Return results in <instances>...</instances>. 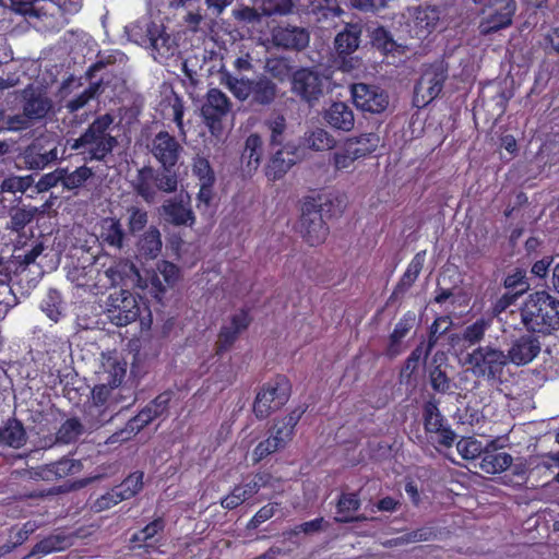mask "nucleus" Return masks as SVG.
Here are the masks:
<instances>
[{
    "label": "nucleus",
    "mask_w": 559,
    "mask_h": 559,
    "mask_svg": "<svg viewBox=\"0 0 559 559\" xmlns=\"http://www.w3.org/2000/svg\"><path fill=\"white\" fill-rule=\"evenodd\" d=\"M304 144L314 151H326L335 146V139L326 130L317 128L305 134Z\"/></svg>",
    "instance_id": "obj_37"
},
{
    "label": "nucleus",
    "mask_w": 559,
    "mask_h": 559,
    "mask_svg": "<svg viewBox=\"0 0 559 559\" xmlns=\"http://www.w3.org/2000/svg\"><path fill=\"white\" fill-rule=\"evenodd\" d=\"M83 468V464L80 460L72 457H62L61 460L50 463L46 466V476H53L55 478H63L70 475L80 473Z\"/></svg>",
    "instance_id": "obj_35"
},
{
    "label": "nucleus",
    "mask_w": 559,
    "mask_h": 559,
    "mask_svg": "<svg viewBox=\"0 0 559 559\" xmlns=\"http://www.w3.org/2000/svg\"><path fill=\"white\" fill-rule=\"evenodd\" d=\"M112 122L110 114L102 115L74 141L72 148L82 155L85 163L102 162L112 152L117 144L116 138L108 133Z\"/></svg>",
    "instance_id": "obj_3"
},
{
    "label": "nucleus",
    "mask_w": 559,
    "mask_h": 559,
    "mask_svg": "<svg viewBox=\"0 0 559 559\" xmlns=\"http://www.w3.org/2000/svg\"><path fill=\"white\" fill-rule=\"evenodd\" d=\"M361 507L358 492H342L336 502L337 518H344L357 512Z\"/></svg>",
    "instance_id": "obj_45"
},
{
    "label": "nucleus",
    "mask_w": 559,
    "mask_h": 559,
    "mask_svg": "<svg viewBox=\"0 0 559 559\" xmlns=\"http://www.w3.org/2000/svg\"><path fill=\"white\" fill-rule=\"evenodd\" d=\"M221 80L236 99L247 103L255 110L270 107L280 96L277 83L265 73L248 78L222 71Z\"/></svg>",
    "instance_id": "obj_1"
},
{
    "label": "nucleus",
    "mask_w": 559,
    "mask_h": 559,
    "mask_svg": "<svg viewBox=\"0 0 559 559\" xmlns=\"http://www.w3.org/2000/svg\"><path fill=\"white\" fill-rule=\"evenodd\" d=\"M139 252L145 259L156 258L162 250L160 233L156 227H151L143 234L138 243Z\"/></svg>",
    "instance_id": "obj_36"
},
{
    "label": "nucleus",
    "mask_w": 559,
    "mask_h": 559,
    "mask_svg": "<svg viewBox=\"0 0 559 559\" xmlns=\"http://www.w3.org/2000/svg\"><path fill=\"white\" fill-rule=\"evenodd\" d=\"M352 151H354L353 143H347L346 141L343 147L332 154L330 162L336 170L348 169L355 160L359 159Z\"/></svg>",
    "instance_id": "obj_48"
},
{
    "label": "nucleus",
    "mask_w": 559,
    "mask_h": 559,
    "mask_svg": "<svg viewBox=\"0 0 559 559\" xmlns=\"http://www.w3.org/2000/svg\"><path fill=\"white\" fill-rule=\"evenodd\" d=\"M127 374V364L112 361L104 372V382L96 384L92 390L93 406L99 414L106 411L115 412L119 406L123 408L134 402L133 390L123 384Z\"/></svg>",
    "instance_id": "obj_2"
},
{
    "label": "nucleus",
    "mask_w": 559,
    "mask_h": 559,
    "mask_svg": "<svg viewBox=\"0 0 559 559\" xmlns=\"http://www.w3.org/2000/svg\"><path fill=\"white\" fill-rule=\"evenodd\" d=\"M264 126L270 132V144L272 146H282L287 129L285 117L281 114L272 115L265 120Z\"/></svg>",
    "instance_id": "obj_43"
},
{
    "label": "nucleus",
    "mask_w": 559,
    "mask_h": 559,
    "mask_svg": "<svg viewBox=\"0 0 559 559\" xmlns=\"http://www.w3.org/2000/svg\"><path fill=\"white\" fill-rule=\"evenodd\" d=\"M447 79L445 70L441 64H432L427 68L415 84V97H421L424 105H428L442 92Z\"/></svg>",
    "instance_id": "obj_18"
},
{
    "label": "nucleus",
    "mask_w": 559,
    "mask_h": 559,
    "mask_svg": "<svg viewBox=\"0 0 559 559\" xmlns=\"http://www.w3.org/2000/svg\"><path fill=\"white\" fill-rule=\"evenodd\" d=\"M264 69L266 75L278 83L290 82L295 72L292 61L285 57L267 58Z\"/></svg>",
    "instance_id": "obj_32"
},
{
    "label": "nucleus",
    "mask_w": 559,
    "mask_h": 559,
    "mask_svg": "<svg viewBox=\"0 0 559 559\" xmlns=\"http://www.w3.org/2000/svg\"><path fill=\"white\" fill-rule=\"evenodd\" d=\"M453 322L450 316L436 318L430 326L429 347H433L441 337H445L449 343L454 341V333L451 331Z\"/></svg>",
    "instance_id": "obj_39"
},
{
    "label": "nucleus",
    "mask_w": 559,
    "mask_h": 559,
    "mask_svg": "<svg viewBox=\"0 0 559 559\" xmlns=\"http://www.w3.org/2000/svg\"><path fill=\"white\" fill-rule=\"evenodd\" d=\"M13 10L28 16H40V10L36 7L39 0H10Z\"/></svg>",
    "instance_id": "obj_62"
},
{
    "label": "nucleus",
    "mask_w": 559,
    "mask_h": 559,
    "mask_svg": "<svg viewBox=\"0 0 559 559\" xmlns=\"http://www.w3.org/2000/svg\"><path fill=\"white\" fill-rule=\"evenodd\" d=\"M521 319L527 330L550 334L559 329V300L544 290L531 294L521 309Z\"/></svg>",
    "instance_id": "obj_4"
},
{
    "label": "nucleus",
    "mask_w": 559,
    "mask_h": 559,
    "mask_svg": "<svg viewBox=\"0 0 559 559\" xmlns=\"http://www.w3.org/2000/svg\"><path fill=\"white\" fill-rule=\"evenodd\" d=\"M177 187V174H169L152 166L140 168L133 182L135 193L146 203H154L158 192L171 193Z\"/></svg>",
    "instance_id": "obj_7"
},
{
    "label": "nucleus",
    "mask_w": 559,
    "mask_h": 559,
    "mask_svg": "<svg viewBox=\"0 0 559 559\" xmlns=\"http://www.w3.org/2000/svg\"><path fill=\"white\" fill-rule=\"evenodd\" d=\"M51 100L39 93L32 92L24 98L23 115L11 117L8 121L9 129L21 130L28 127L29 122L44 119L51 109Z\"/></svg>",
    "instance_id": "obj_17"
},
{
    "label": "nucleus",
    "mask_w": 559,
    "mask_h": 559,
    "mask_svg": "<svg viewBox=\"0 0 559 559\" xmlns=\"http://www.w3.org/2000/svg\"><path fill=\"white\" fill-rule=\"evenodd\" d=\"M426 251L417 252L411 262L408 263L404 274L401 276L400 281L395 285L392 294L388 299V304L393 302L397 298L405 295V293L414 285L416 280L418 278L425 263Z\"/></svg>",
    "instance_id": "obj_25"
},
{
    "label": "nucleus",
    "mask_w": 559,
    "mask_h": 559,
    "mask_svg": "<svg viewBox=\"0 0 559 559\" xmlns=\"http://www.w3.org/2000/svg\"><path fill=\"white\" fill-rule=\"evenodd\" d=\"M305 412L306 407H296L282 419L275 420L269 430L270 436L273 437L281 447L285 448L293 439L295 427Z\"/></svg>",
    "instance_id": "obj_26"
},
{
    "label": "nucleus",
    "mask_w": 559,
    "mask_h": 559,
    "mask_svg": "<svg viewBox=\"0 0 559 559\" xmlns=\"http://www.w3.org/2000/svg\"><path fill=\"white\" fill-rule=\"evenodd\" d=\"M325 520L322 516L316 518L311 521L304 522L294 526L290 531L286 532L287 537L297 536L301 533L306 535L319 533L324 530Z\"/></svg>",
    "instance_id": "obj_54"
},
{
    "label": "nucleus",
    "mask_w": 559,
    "mask_h": 559,
    "mask_svg": "<svg viewBox=\"0 0 559 559\" xmlns=\"http://www.w3.org/2000/svg\"><path fill=\"white\" fill-rule=\"evenodd\" d=\"M456 451L460 453L462 459L466 461H474L479 455H484L485 448L481 442L474 438H463L456 442Z\"/></svg>",
    "instance_id": "obj_49"
},
{
    "label": "nucleus",
    "mask_w": 559,
    "mask_h": 559,
    "mask_svg": "<svg viewBox=\"0 0 559 559\" xmlns=\"http://www.w3.org/2000/svg\"><path fill=\"white\" fill-rule=\"evenodd\" d=\"M165 527L166 522L163 516L154 519L132 535L130 542L133 544V548H143L147 554L156 550L163 538Z\"/></svg>",
    "instance_id": "obj_23"
},
{
    "label": "nucleus",
    "mask_w": 559,
    "mask_h": 559,
    "mask_svg": "<svg viewBox=\"0 0 559 559\" xmlns=\"http://www.w3.org/2000/svg\"><path fill=\"white\" fill-rule=\"evenodd\" d=\"M231 102L229 97L219 88H210L201 106V116L204 124L211 134L219 138L223 134V121L231 110Z\"/></svg>",
    "instance_id": "obj_8"
},
{
    "label": "nucleus",
    "mask_w": 559,
    "mask_h": 559,
    "mask_svg": "<svg viewBox=\"0 0 559 559\" xmlns=\"http://www.w3.org/2000/svg\"><path fill=\"white\" fill-rule=\"evenodd\" d=\"M424 426L427 432L437 433L436 441L440 445L451 447L454 441V431L444 425V418L435 401H428L424 405Z\"/></svg>",
    "instance_id": "obj_19"
},
{
    "label": "nucleus",
    "mask_w": 559,
    "mask_h": 559,
    "mask_svg": "<svg viewBox=\"0 0 559 559\" xmlns=\"http://www.w3.org/2000/svg\"><path fill=\"white\" fill-rule=\"evenodd\" d=\"M93 175V169L86 165L80 166L73 171H69L68 168H62V187L67 190L81 188Z\"/></svg>",
    "instance_id": "obj_40"
},
{
    "label": "nucleus",
    "mask_w": 559,
    "mask_h": 559,
    "mask_svg": "<svg viewBox=\"0 0 559 559\" xmlns=\"http://www.w3.org/2000/svg\"><path fill=\"white\" fill-rule=\"evenodd\" d=\"M295 163V153L288 151L286 147H281L267 162L265 166V176L269 180H278L284 177Z\"/></svg>",
    "instance_id": "obj_29"
},
{
    "label": "nucleus",
    "mask_w": 559,
    "mask_h": 559,
    "mask_svg": "<svg viewBox=\"0 0 559 559\" xmlns=\"http://www.w3.org/2000/svg\"><path fill=\"white\" fill-rule=\"evenodd\" d=\"M123 495L117 489V487H112L108 491H106L104 495L98 497L91 506V509L94 512H103L106 510L111 509L112 507L117 506L121 501H123Z\"/></svg>",
    "instance_id": "obj_50"
},
{
    "label": "nucleus",
    "mask_w": 559,
    "mask_h": 559,
    "mask_svg": "<svg viewBox=\"0 0 559 559\" xmlns=\"http://www.w3.org/2000/svg\"><path fill=\"white\" fill-rule=\"evenodd\" d=\"M143 477V472L135 471L131 473L128 477H126L119 485L116 486L117 489H119V491L123 495L124 500L134 497L142 490Z\"/></svg>",
    "instance_id": "obj_46"
},
{
    "label": "nucleus",
    "mask_w": 559,
    "mask_h": 559,
    "mask_svg": "<svg viewBox=\"0 0 559 559\" xmlns=\"http://www.w3.org/2000/svg\"><path fill=\"white\" fill-rule=\"evenodd\" d=\"M542 343L539 338L532 334H524L516 337L508 350L509 362L516 366H524L532 362L540 353Z\"/></svg>",
    "instance_id": "obj_21"
},
{
    "label": "nucleus",
    "mask_w": 559,
    "mask_h": 559,
    "mask_svg": "<svg viewBox=\"0 0 559 559\" xmlns=\"http://www.w3.org/2000/svg\"><path fill=\"white\" fill-rule=\"evenodd\" d=\"M99 227V240L102 245L116 250L123 248L127 241V233L119 218L105 217L102 219Z\"/></svg>",
    "instance_id": "obj_27"
},
{
    "label": "nucleus",
    "mask_w": 559,
    "mask_h": 559,
    "mask_svg": "<svg viewBox=\"0 0 559 559\" xmlns=\"http://www.w3.org/2000/svg\"><path fill=\"white\" fill-rule=\"evenodd\" d=\"M107 318L117 326H126L138 319L142 329H150L152 324L150 307L142 297L124 289L110 295Z\"/></svg>",
    "instance_id": "obj_5"
},
{
    "label": "nucleus",
    "mask_w": 559,
    "mask_h": 559,
    "mask_svg": "<svg viewBox=\"0 0 559 559\" xmlns=\"http://www.w3.org/2000/svg\"><path fill=\"white\" fill-rule=\"evenodd\" d=\"M277 503H267L260 508L257 513L250 519L248 523V528H257L259 525L264 523L274 516L276 512Z\"/></svg>",
    "instance_id": "obj_59"
},
{
    "label": "nucleus",
    "mask_w": 559,
    "mask_h": 559,
    "mask_svg": "<svg viewBox=\"0 0 559 559\" xmlns=\"http://www.w3.org/2000/svg\"><path fill=\"white\" fill-rule=\"evenodd\" d=\"M467 362L475 374L495 379L502 373L509 359L502 350L485 346L468 354Z\"/></svg>",
    "instance_id": "obj_13"
},
{
    "label": "nucleus",
    "mask_w": 559,
    "mask_h": 559,
    "mask_svg": "<svg viewBox=\"0 0 559 559\" xmlns=\"http://www.w3.org/2000/svg\"><path fill=\"white\" fill-rule=\"evenodd\" d=\"M155 418H157L156 413L145 405L135 416L129 419V421L134 426L133 429L139 433L144 427L151 424Z\"/></svg>",
    "instance_id": "obj_60"
},
{
    "label": "nucleus",
    "mask_w": 559,
    "mask_h": 559,
    "mask_svg": "<svg viewBox=\"0 0 559 559\" xmlns=\"http://www.w3.org/2000/svg\"><path fill=\"white\" fill-rule=\"evenodd\" d=\"M262 153V138L257 133L250 134L245 142L241 159L247 160V167L249 169H257L260 165Z\"/></svg>",
    "instance_id": "obj_34"
},
{
    "label": "nucleus",
    "mask_w": 559,
    "mask_h": 559,
    "mask_svg": "<svg viewBox=\"0 0 559 559\" xmlns=\"http://www.w3.org/2000/svg\"><path fill=\"white\" fill-rule=\"evenodd\" d=\"M132 269V264H129L124 260L115 261L108 266L104 274L108 278L111 286L121 285L128 275V270Z\"/></svg>",
    "instance_id": "obj_52"
},
{
    "label": "nucleus",
    "mask_w": 559,
    "mask_h": 559,
    "mask_svg": "<svg viewBox=\"0 0 559 559\" xmlns=\"http://www.w3.org/2000/svg\"><path fill=\"white\" fill-rule=\"evenodd\" d=\"M128 230L131 235H135L142 231L148 222L147 212L144 209L138 206H131L128 209Z\"/></svg>",
    "instance_id": "obj_53"
},
{
    "label": "nucleus",
    "mask_w": 559,
    "mask_h": 559,
    "mask_svg": "<svg viewBox=\"0 0 559 559\" xmlns=\"http://www.w3.org/2000/svg\"><path fill=\"white\" fill-rule=\"evenodd\" d=\"M36 211V209L13 207L10 211V222L7 224V229L16 233L23 230L33 221Z\"/></svg>",
    "instance_id": "obj_44"
},
{
    "label": "nucleus",
    "mask_w": 559,
    "mask_h": 559,
    "mask_svg": "<svg viewBox=\"0 0 559 559\" xmlns=\"http://www.w3.org/2000/svg\"><path fill=\"white\" fill-rule=\"evenodd\" d=\"M162 209L165 219L175 226H192L195 222L191 207L181 201L169 200Z\"/></svg>",
    "instance_id": "obj_30"
},
{
    "label": "nucleus",
    "mask_w": 559,
    "mask_h": 559,
    "mask_svg": "<svg viewBox=\"0 0 559 559\" xmlns=\"http://www.w3.org/2000/svg\"><path fill=\"white\" fill-rule=\"evenodd\" d=\"M192 173L199 179L200 183L215 182L214 170L207 158L197 155L192 162Z\"/></svg>",
    "instance_id": "obj_51"
},
{
    "label": "nucleus",
    "mask_w": 559,
    "mask_h": 559,
    "mask_svg": "<svg viewBox=\"0 0 559 559\" xmlns=\"http://www.w3.org/2000/svg\"><path fill=\"white\" fill-rule=\"evenodd\" d=\"M362 34V26L359 23H347L334 38V48L338 58L342 59L344 69H352L350 61L346 57L354 53L359 45Z\"/></svg>",
    "instance_id": "obj_20"
},
{
    "label": "nucleus",
    "mask_w": 559,
    "mask_h": 559,
    "mask_svg": "<svg viewBox=\"0 0 559 559\" xmlns=\"http://www.w3.org/2000/svg\"><path fill=\"white\" fill-rule=\"evenodd\" d=\"M379 142L380 138L376 133H365L347 140V143H353L354 151L352 153L356 154L358 158L372 154L378 148Z\"/></svg>",
    "instance_id": "obj_41"
},
{
    "label": "nucleus",
    "mask_w": 559,
    "mask_h": 559,
    "mask_svg": "<svg viewBox=\"0 0 559 559\" xmlns=\"http://www.w3.org/2000/svg\"><path fill=\"white\" fill-rule=\"evenodd\" d=\"M407 27L412 37L424 40L433 32L444 29L445 26L440 9L427 5L415 10Z\"/></svg>",
    "instance_id": "obj_16"
},
{
    "label": "nucleus",
    "mask_w": 559,
    "mask_h": 559,
    "mask_svg": "<svg viewBox=\"0 0 559 559\" xmlns=\"http://www.w3.org/2000/svg\"><path fill=\"white\" fill-rule=\"evenodd\" d=\"M173 399L171 391H164L159 393L154 400H152L147 405L156 413L157 418L167 414L170 401Z\"/></svg>",
    "instance_id": "obj_58"
},
{
    "label": "nucleus",
    "mask_w": 559,
    "mask_h": 559,
    "mask_svg": "<svg viewBox=\"0 0 559 559\" xmlns=\"http://www.w3.org/2000/svg\"><path fill=\"white\" fill-rule=\"evenodd\" d=\"M83 426L78 418L67 419L57 431V440L62 443H71L82 435Z\"/></svg>",
    "instance_id": "obj_47"
},
{
    "label": "nucleus",
    "mask_w": 559,
    "mask_h": 559,
    "mask_svg": "<svg viewBox=\"0 0 559 559\" xmlns=\"http://www.w3.org/2000/svg\"><path fill=\"white\" fill-rule=\"evenodd\" d=\"M350 96L355 107L362 114L380 115L390 105L389 93L379 85L368 83H353Z\"/></svg>",
    "instance_id": "obj_11"
},
{
    "label": "nucleus",
    "mask_w": 559,
    "mask_h": 559,
    "mask_svg": "<svg viewBox=\"0 0 559 559\" xmlns=\"http://www.w3.org/2000/svg\"><path fill=\"white\" fill-rule=\"evenodd\" d=\"M431 348L432 347H429V344L426 348L424 347V344L418 345L407 357L404 369L409 370L411 372L415 371L418 368L420 360L423 358L425 359L429 355Z\"/></svg>",
    "instance_id": "obj_61"
},
{
    "label": "nucleus",
    "mask_w": 559,
    "mask_h": 559,
    "mask_svg": "<svg viewBox=\"0 0 559 559\" xmlns=\"http://www.w3.org/2000/svg\"><path fill=\"white\" fill-rule=\"evenodd\" d=\"M150 152L160 165V169L169 174H177L176 168L183 147L174 135L167 131L156 133L152 139Z\"/></svg>",
    "instance_id": "obj_12"
},
{
    "label": "nucleus",
    "mask_w": 559,
    "mask_h": 559,
    "mask_svg": "<svg viewBox=\"0 0 559 559\" xmlns=\"http://www.w3.org/2000/svg\"><path fill=\"white\" fill-rule=\"evenodd\" d=\"M324 78L310 67L295 69L290 81V92L301 102L313 106L323 96Z\"/></svg>",
    "instance_id": "obj_10"
},
{
    "label": "nucleus",
    "mask_w": 559,
    "mask_h": 559,
    "mask_svg": "<svg viewBox=\"0 0 559 559\" xmlns=\"http://www.w3.org/2000/svg\"><path fill=\"white\" fill-rule=\"evenodd\" d=\"M323 120L330 128L344 132H349L355 126L354 111L344 102H333L324 110Z\"/></svg>",
    "instance_id": "obj_24"
},
{
    "label": "nucleus",
    "mask_w": 559,
    "mask_h": 559,
    "mask_svg": "<svg viewBox=\"0 0 559 559\" xmlns=\"http://www.w3.org/2000/svg\"><path fill=\"white\" fill-rule=\"evenodd\" d=\"M62 168H57L56 170L43 175L36 183V188L38 192L48 191L49 189L62 185Z\"/></svg>",
    "instance_id": "obj_57"
},
{
    "label": "nucleus",
    "mask_w": 559,
    "mask_h": 559,
    "mask_svg": "<svg viewBox=\"0 0 559 559\" xmlns=\"http://www.w3.org/2000/svg\"><path fill=\"white\" fill-rule=\"evenodd\" d=\"M158 271L167 286H173L180 275L179 267L175 263L168 261H163L158 266Z\"/></svg>",
    "instance_id": "obj_63"
},
{
    "label": "nucleus",
    "mask_w": 559,
    "mask_h": 559,
    "mask_svg": "<svg viewBox=\"0 0 559 559\" xmlns=\"http://www.w3.org/2000/svg\"><path fill=\"white\" fill-rule=\"evenodd\" d=\"M281 449H284V448L281 447L280 443H277V441H275V439L273 437L269 436V438L260 441L255 445L253 453H252L253 460H254V462H260L263 459H265L266 456L275 453L276 451H278Z\"/></svg>",
    "instance_id": "obj_55"
},
{
    "label": "nucleus",
    "mask_w": 559,
    "mask_h": 559,
    "mask_svg": "<svg viewBox=\"0 0 559 559\" xmlns=\"http://www.w3.org/2000/svg\"><path fill=\"white\" fill-rule=\"evenodd\" d=\"M40 309L51 321L58 322L62 316L61 294L55 288L48 289L40 302Z\"/></svg>",
    "instance_id": "obj_42"
},
{
    "label": "nucleus",
    "mask_w": 559,
    "mask_h": 559,
    "mask_svg": "<svg viewBox=\"0 0 559 559\" xmlns=\"http://www.w3.org/2000/svg\"><path fill=\"white\" fill-rule=\"evenodd\" d=\"M251 322L252 317L249 309L241 308L239 311L231 314L228 321L219 329L215 343V355L222 356L228 352L237 342L240 334L250 326Z\"/></svg>",
    "instance_id": "obj_15"
},
{
    "label": "nucleus",
    "mask_w": 559,
    "mask_h": 559,
    "mask_svg": "<svg viewBox=\"0 0 559 559\" xmlns=\"http://www.w3.org/2000/svg\"><path fill=\"white\" fill-rule=\"evenodd\" d=\"M242 485H236L231 491L221 500L222 508L234 510L248 500L246 492H242Z\"/></svg>",
    "instance_id": "obj_56"
},
{
    "label": "nucleus",
    "mask_w": 559,
    "mask_h": 559,
    "mask_svg": "<svg viewBox=\"0 0 559 559\" xmlns=\"http://www.w3.org/2000/svg\"><path fill=\"white\" fill-rule=\"evenodd\" d=\"M300 234L311 247L325 241L329 227L322 217L321 204L314 198H307L301 207Z\"/></svg>",
    "instance_id": "obj_9"
},
{
    "label": "nucleus",
    "mask_w": 559,
    "mask_h": 559,
    "mask_svg": "<svg viewBox=\"0 0 559 559\" xmlns=\"http://www.w3.org/2000/svg\"><path fill=\"white\" fill-rule=\"evenodd\" d=\"M292 384L284 374H276L265 382L257 392L252 411L257 419H266L272 413L282 408L289 400Z\"/></svg>",
    "instance_id": "obj_6"
},
{
    "label": "nucleus",
    "mask_w": 559,
    "mask_h": 559,
    "mask_svg": "<svg viewBox=\"0 0 559 559\" xmlns=\"http://www.w3.org/2000/svg\"><path fill=\"white\" fill-rule=\"evenodd\" d=\"M26 443V431L21 421L9 420L0 428V445L20 449Z\"/></svg>",
    "instance_id": "obj_31"
},
{
    "label": "nucleus",
    "mask_w": 559,
    "mask_h": 559,
    "mask_svg": "<svg viewBox=\"0 0 559 559\" xmlns=\"http://www.w3.org/2000/svg\"><path fill=\"white\" fill-rule=\"evenodd\" d=\"M134 426L128 420L124 427L108 437L107 444L122 443L130 440L138 432L133 429Z\"/></svg>",
    "instance_id": "obj_64"
},
{
    "label": "nucleus",
    "mask_w": 559,
    "mask_h": 559,
    "mask_svg": "<svg viewBox=\"0 0 559 559\" xmlns=\"http://www.w3.org/2000/svg\"><path fill=\"white\" fill-rule=\"evenodd\" d=\"M488 328V320L484 318L477 319L474 323L465 326L460 335H456V342L466 346L474 345L484 337V334Z\"/></svg>",
    "instance_id": "obj_38"
},
{
    "label": "nucleus",
    "mask_w": 559,
    "mask_h": 559,
    "mask_svg": "<svg viewBox=\"0 0 559 559\" xmlns=\"http://www.w3.org/2000/svg\"><path fill=\"white\" fill-rule=\"evenodd\" d=\"M513 462L512 456L507 452L497 451L493 442H490L484 451L479 466L487 474H500L508 469Z\"/></svg>",
    "instance_id": "obj_28"
},
{
    "label": "nucleus",
    "mask_w": 559,
    "mask_h": 559,
    "mask_svg": "<svg viewBox=\"0 0 559 559\" xmlns=\"http://www.w3.org/2000/svg\"><path fill=\"white\" fill-rule=\"evenodd\" d=\"M368 33L370 37V43L372 47L378 49L384 55L393 52L397 48V44L394 40L390 31H388L384 26L378 25L374 27H368Z\"/></svg>",
    "instance_id": "obj_33"
},
{
    "label": "nucleus",
    "mask_w": 559,
    "mask_h": 559,
    "mask_svg": "<svg viewBox=\"0 0 559 559\" xmlns=\"http://www.w3.org/2000/svg\"><path fill=\"white\" fill-rule=\"evenodd\" d=\"M309 33L297 26H277L272 31V41L274 46L287 50L300 51L309 44Z\"/></svg>",
    "instance_id": "obj_22"
},
{
    "label": "nucleus",
    "mask_w": 559,
    "mask_h": 559,
    "mask_svg": "<svg viewBox=\"0 0 559 559\" xmlns=\"http://www.w3.org/2000/svg\"><path fill=\"white\" fill-rule=\"evenodd\" d=\"M515 11L514 0H492L483 12L484 16L479 23L480 33L488 35L509 27Z\"/></svg>",
    "instance_id": "obj_14"
}]
</instances>
